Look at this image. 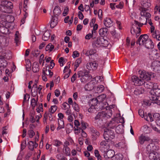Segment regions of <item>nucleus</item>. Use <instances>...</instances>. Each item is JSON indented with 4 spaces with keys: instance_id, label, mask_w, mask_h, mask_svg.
I'll return each mask as SVG.
<instances>
[{
    "instance_id": "obj_1",
    "label": "nucleus",
    "mask_w": 160,
    "mask_h": 160,
    "mask_svg": "<svg viewBox=\"0 0 160 160\" xmlns=\"http://www.w3.org/2000/svg\"><path fill=\"white\" fill-rule=\"evenodd\" d=\"M147 9L141 8L140 14L142 16L140 18V20L142 23H140L138 21H135V23L136 25H138L139 26H142L143 25H146L147 24L148 20H151L150 18L151 17V14L150 13L146 12Z\"/></svg>"
},
{
    "instance_id": "obj_2",
    "label": "nucleus",
    "mask_w": 160,
    "mask_h": 160,
    "mask_svg": "<svg viewBox=\"0 0 160 160\" xmlns=\"http://www.w3.org/2000/svg\"><path fill=\"white\" fill-rule=\"evenodd\" d=\"M13 5L12 3L8 0L2 1L0 4V11L6 13L12 12Z\"/></svg>"
},
{
    "instance_id": "obj_3",
    "label": "nucleus",
    "mask_w": 160,
    "mask_h": 160,
    "mask_svg": "<svg viewBox=\"0 0 160 160\" xmlns=\"http://www.w3.org/2000/svg\"><path fill=\"white\" fill-rule=\"evenodd\" d=\"M108 44V40L102 37L97 38L92 43V46L94 48H99L101 47H107Z\"/></svg>"
},
{
    "instance_id": "obj_4",
    "label": "nucleus",
    "mask_w": 160,
    "mask_h": 160,
    "mask_svg": "<svg viewBox=\"0 0 160 160\" xmlns=\"http://www.w3.org/2000/svg\"><path fill=\"white\" fill-rule=\"evenodd\" d=\"M78 77H81L80 80L82 82L85 83L91 79V75L89 74L88 71L86 70L80 71L78 72Z\"/></svg>"
},
{
    "instance_id": "obj_5",
    "label": "nucleus",
    "mask_w": 160,
    "mask_h": 160,
    "mask_svg": "<svg viewBox=\"0 0 160 160\" xmlns=\"http://www.w3.org/2000/svg\"><path fill=\"white\" fill-rule=\"evenodd\" d=\"M139 72V77L141 80H143V81L150 80L151 78L154 77L153 73L151 72H146L144 71H140Z\"/></svg>"
},
{
    "instance_id": "obj_6",
    "label": "nucleus",
    "mask_w": 160,
    "mask_h": 160,
    "mask_svg": "<svg viewBox=\"0 0 160 160\" xmlns=\"http://www.w3.org/2000/svg\"><path fill=\"white\" fill-rule=\"evenodd\" d=\"M103 137L106 140H111L113 139L115 137L114 132L108 128L104 129Z\"/></svg>"
},
{
    "instance_id": "obj_7",
    "label": "nucleus",
    "mask_w": 160,
    "mask_h": 160,
    "mask_svg": "<svg viewBox=\"0 0 160 160\" xmlns=\"http://www.w3.org/2000/svg\"><path fill=\"white\" fill-rule=\"evenodd\" d=\"M141 26H139L138 25H136L134 23L132 25V27L131 28V32L132 34H136V37H138L140 34L141 29L140 27Z\"/></svg>"
},
{
    "instance_id": "obj_8",
    "label": "nucleus",
    "mask_w": 160,
    "mask_h": 160,
    "mask_svg": "<svg viewBox=\"0 0 160 160\" xmlns=\"http://www.w3.org/2000/svg\"><path fill=\"white\" fill-rule=\"evenodd\" d=\"M148 36L147 34L142 35L139 38L137 43L140 45H144L148 40Z\"/></svg>"
},
{
    "instance_id": "obj_9",
    "label": "nucleus",
    "mask_w": 160,
    "mask_h": 160,
    "mask_svg": "<svg viewBox=\"0 0 160 160\" xmlns=\"http://www.w3.org/2000/svg\"><path fill=\"white\" fill-rule=\"evenodd\" d=\"M132 80L135 85L140 86L143 84L145 83V81L140 79L136 76H133L132 77Z\"/></svg>"
},
{
    "instance_id": "obj_10",
    "label": "nucleus",
    "mask_w": 160,
    "mask_h": 160,
    "mask_svg": "<svg viewBox=\"0 0 160 160\" xmlns=\"http://www.w3.org/2000/svg\"><path fill=\"white\" fill-rule=\"evenodd\" d=\"M151 68L155 72H160V62L158 61L153 62L151 65Z\"/></svg>"
},
{
    "instance_id": "obj_11",
    "label": "nucleus",
    "mask_w": 160,
    "mask_h": 160,
    "mask_svg": "<svg viewBox=\"0 0 160 160\" xmlns=\"http://www.w3.org/2000/svg\"><path fill=\"white\" fill-rule=\"evenodd\" d=\"M159 149V147L155 145L153 143L150 144L147 147V151L148 152V153L150 152H157Z\"/></svg>"
},
{
    "instance_id": "obj_12",
    "label": "nucleus",
    "mask_w": 160,
    "mask_h": 160,
    "mask_svg": "<svg viewBox=\"0 0 160 160\" xmlns=\"http://www.w3.org/2000/svg\"><path fill=\"white\" fill-rule=\"evenodd\" d=\"M98 67V64L95 61L92 62L88 63L87 64V69L90 70H96Z\"/></svg>"
},
{
    "instance_id": "obj_13",
    "label": "nucleus",
    "mask_w": 160,
    "mask_h": 160,
    "mask_svg": "<svg viewBox=\"0 0 160 160\" xmlns=\"http://www.w3.org/2000/svg\"><path fill=\"white\" fill-rule=\"evenodd\" d=\"M70 62H68L67 63V65L64 67V69L63 70V72L65 73L66 72H68V73L65 74L64 76V79L68 78L70 75V73L71 72V70L69 69V68L70 67Z\"/></svg>"
},
{
    "instance_id": "obj_14",
    "label": "nucleus",
    "mask_w": 160,
    "mask_h": 160,
    "mask_svg": "<svg viewBox=\"0 0 160 160\" xmlns=\"http://www.w3.org/2000/svg\"><path fill=\"white\" fill-rule=\"evenodd\" d=\"M114 155V151L112 149L108 150L105 153L103 154V156L105 158H112Z\"/></svg>"
},
{
    "instance_id": "obj_15",
    "label": "nucleus",
    "mask_w": 160,
    "mask_h": 160,
    "mask_svg": "<svg viewBox=\"0 0 160 160\" xmlns=\"http://www.w3.org/2000/svg\"><path fill=\"white\" fill-rule=\"evenodd\" d=\"M160 156V153L157 152H150L149 153V158L151 160H156Z\"/></svg>"
},
{
    "instance_id": "obj_16",
    "label": "nucleus",
    "mask_w": 160,
    "mask_h": 160,
    "mask_svg": "<svg viewBox=\"0 0 160 160\" xmlns=\"http://www.w3.org/2000/svg\"><path fill=\"white\" fill-rule=\"evenodd\" d=\"M150 99L152 100V103H157L158 104L160 105V101L158 100V97L155 94H152L150 93Z\"/></svg>"
},
{
    "instance_id": "obj_17",
    "label": "nucleus",
    "mask_w": 160,
    "mask_h": 160,
    "mask_svg": "<svg viewBox=\"0 0 160 160\" xmlns=\"http://www.w3.org/2000/svg\"><path fill=\"white\" fill-rule=\"evenodd\" d=\"M150 140V138L142 134L139 138V142L142 144L145 141H149Z\"/></svg>"
},
{
    "instance_id": "obj_18",
    "label": "nucleus",
    "mask_w": 160,
    "mask_h": 160,
    "mask_svg": "<svg viewBox=\"0 0 160 160\" xmlns=\"http://www.w3.org/2000/svg\"><path fill=\"white\" fill-rule=\"evenodd\" d=\"M9 42V39L5 37H0V43L3 46H7Z\"/></svg>"
},
{
    "instance_id": "obj_19",
    "label": "nucleus",
    "mask_w": 160,
    "mask_h": 160,
    "mask_svg": "<svg viewBox=\"0 0 160 160\" xmlns=\"http://www.w3.org/2000/svg\"><path fill=\"white\" fill-rule=\"evenodd\" d=\"M58 18L56 16L52 17L51 20V28H53L58 24Z\"/></svg>"
},
{
    "instance_id": "obj_20",
    "label": "nucleus",
    "mask_w": 160,
    "mask_h": 160,
    "mask_svg": "<svg viewBox=\"0 0 160 160\" xmlns=\"http://www.w3.org/2000/svg\"><path fill=\"white\" fill-rule=\"evenodd\" d=\"M6 25L4 26L2 25H0V32L5 34H9L10 32L8 28L6 27Z\"/></svg>"
},
{
    "instance_id": "obj_21",
    "label": "nucleus",
    "mask_w": 160,
    "mask_h": 160,
    "mask_svg": "<svg viewBox=\"0 0 160 160\" xmlns=\"http://www.w3.org/2000/svg\"><path fill=\"white\" fill-rule=\"evenodd\" d=\"M146 48L148 49H151L154 47V44L152 41L150 39H148L144 45Z\"/></svg>"
},
{
    "instance_id": "obj_22",
    "label": "nucleus",
    "mask_w": 160,
    "mask_h": 160,
    "mask_svg": "<svg viewBox=\"0 0 160 160\" xmlns=\"http://www.w3.org/2000/svg\"><path fill=\"white\" fill-rule=\"evenodd\" d=\"M104 24L106 27L109 28L112 25V22L110 18H106L104 21Z\"/></svg>"
},
{
    "instance_id": "obj_23",
    "label": "nucleus",
    "mask_w": 160,
    "mask_h": 160,
    "mask_svg": "<svg viewBox=\"0 0 160 160\" xmlns=\"http://www.w3.org/2000/svg\"><path fill=\"white\" fill-rule=\"evenodd\" d=\"M92 81L85 85L84 88L86 90L90 91L93 88L94 85L95 84Z\"/></svg>"
},
{
    "instance_id": "obj_24",
    "label": "nucleus",
    "mask_w": 160,
    "mask_h": 160,
    "mask_svg": "<svg viewBox=\"0 0 160 160\" xmlns=\"http://www.w3.org/2000/svg\"><path fill=\"white\" fill-rule=\"evenodd\" d=\"M7 16L6 14H1L0 15V24L4 26H5L6 24V18Z\"/></svg>"
},
{
    "instance_id": "obj_25",
    "label": "nucleus",
    "mask_w": 160,
    "mask_h": 160,
    "mask_svg": "<svg viewBox=\"0 0 160 160\" xmlns=\"http://www.w3.org/2000/svg\"><path fill=\"white\" fill-rule=\"evenodd\" d=\"M152 37L158 41H160V32L158 30L155 31V32L151 33Z\"/></svg>"
},
{
    "instance_id": "obj_26",
    "label": "nucleus",
    "mask_w": 160,
    "mask_h": 160,
    "mask_svg": "<svg viewBox=\"0 0 160 160\" xmlns=\"http://www.w3.org/2000/svg\"><path fill=\"white\" fill-rule=\"evenodd\" d=\"M117 123L115 121L113 120L108 123V128L113 129L116 127V126L117 125Z\"/></svg>"
},
{
    "instance_id": "obj_27",
    "label": "nucleus",
    "mask_w": 160,
    "mask_h": 160,
    "mask_svg": "<svg viewBox=\"0 0 160 160\" xmlns=\"http://www.w3.org/2000/svg\"><path fill=\"white\" fill-rule=\"evenodd\" d=\"M39 70V65L37 63L34 62L32 67V71L33 72H38Z\"/></svg>"
},
{
    "instance_id": "obj_28",
    "label": "nucleus",
    "mask_w": 160,
    "mask_h": 160,
    "mask_svg": "<svg viewBox=\"0 0 160 160\" xmlns=\"http://www.w3.org/2000/svg\"><path fill=\"white\" fill-rule=\"evenodd\" d=\"M50 37V32L49 31L47 30L44 33L42 38L43 40L46 41L49 39Z\"/></svg>"
},
{
    "instance_id": "obj_29",
    "label": "nucleus",
    "mask_w": 160,
    "mask_h": 160,
    "mask_svg": "<svg viewBox=\"0 0 160 160\" xmlns=\"http://www.w3.org/2000/svg\"><path fill=\"white\" fill-rule=\"evenodd\" d=\"M108 32V29L106 28H101L99 31V33L100 36H102L106 35Z\"/></svg>"
},
{
    "instance_id": "obj_30",
    "label": "nucleus",
    "mask_w": 160,
    "mask_h": 160,
    "mask_svg": "<svg viewBox=\"0 0 160 160\" xmlns=\"http://www.w3.org/2000/svg\"><path fill=\"white\" fill-rule=\"evenodd\" d=\"M61 11L59 6H56L53 10V13L55 15L58 16L61 13Z\"/></svg>"
},
{
    "instance_id": "obj_31",
    "label": "nucleus",
    "mask_w": 160,
    "mask_h": 160,
    "mask_svg": "<svg viewBox=\"0 0 160 160\" xmlns=\"http://www.w3.org/2000/svg\"><path fill=\"white\" fill-rule=\"evenodd\" d=\"M43 73L44 75H49L50 74V70L49 65H47L46 67L43 69Z\"/></svg>"
},
{
    "instance_id": "obj_32",
    "label": "nucleus",
    "mask_w": 160,
    "mask_h": 160,
    "mask_svg": "<svg viewBox=\"0 0 160 160\" xmlns=\"http://www.w3.org/2000/svg\"><path fill=\"white\" fill-rule=\"evenodd\" d=\"M144 118L148 121L152 122L153 121L152 115L150 113H148V115H146L144 116Z\"/></svg>"
},
{
    "instance_id": "obj_33",
    "label": "nucleus",
    "mask_w": 160,
    "mask_h": 160,
    "mask_svg": "<svg viewBox=\"0 0 160 160\" xmlns=\"http://www.w3.org/2000/svg\"><path fill=\"white\" fill-rule=\"evenodd\" d=\"M20 35L19 32L17 31L15 35V41L17 46H18V43L19 42Z\"/></svg>"
},
{
    "instance_id": "obj_34",
    "label": "nucleus",
    "mask_w": 160,
    "mask_h": 160,
    "mask_svg": "<svg viewBox=\"0 0 160 160\" xmlns=\"http://www.w3.org/2000/svg\"><path fill=\"white\" fill-rule=\"evenodd\" d=\"M142 7L141 8L148 10V8L151 6L150 3L145 1L143 2L142 4Z\"/></svg>"
},
{
    "instance_id": "obj_35",
    "label": "nucleus",
    "mask_w": 160,
    "mask_h": 160,
    "mask_svg": "<svg viewBox=\"0 0 160 160\" xmlns=\"http://www.w3.org/2000/svg\"><path fill=\"white\" fill-rule=\"evenodd\" d=\"M6 19V23L7 22L12 23L14 20V18L13 16L12 15H7V18Z\"/></svg>"
},
{
    "instance_id": "obj_36",
    "label": "nucleus",
    "mask_w": 160,
    "mask_h": 160,
    "mask_svg": "<svg viewBox=\"0 0 160 160\" xmlns=\"http://www.w3.org/2000/svg\"><path fill=\"white\" fill-rule=\"evenodd\" d=\"M150 93L152 94H155L158 97L160 96V89L157 88L151 90Z\"/></svg>"
},
{
    "instance_id": "obj_37",
    "label": "nucleus",
    "mask_w": 160,
    "mask_h": 160,
    "mask_svg": "<svg viewBox=\"0 0 160 160\" xmlns=\"http://www.w3.org/2000/svg\"><path fill=\"white\" fill-rule=\"evenodd\" d=\"M64 121L63 120H58V127L57 130H59L64 128Z\"/></svg>"
},
{
    "instance_id": "obj_38",
    "label": "nucleus",
    "mask_w": 160,
    "mask_h": 160,
    "mask_svg": "<svg viewBox=\"0 0 160 160\" xmlns=\"http://www.w3.org/2000/svg\"><path fill=\"white\" fill-rule=\"evenodd\" d=\"M3 57L4 58L7 59H9L12 57V54L11 52L10 51H7L4 53Z\"/></svg>"
},
{
    "instance_id": "obj_39",
    "label": "nucleus",
    "mask_w": 160,
    "mask_h": 160,
    "mask_svg": "<svg viewBox=\"0 0 160 160\" xmlns=\"http://www.w3.org/2000/svg\"><path fill=\"white\" fill-rule=\"evenodd\" d=\"M122 126L121 125H118L116 128V132L117 133H120L123 132Z\"/></svg>"
},
{
    "instance_id": "obj_40",
    "label": "nucleus",
    "mask_w": 160,
    "mask_h": 160,
    "mask_svg": "<svg viewBox=\"0 0 160 160\" xmlns=\"http://www.w3.org/2000/svg\"><path fill=\"white\" fill-rule=\"evenodd\" d=\"M98 102L97 98H93L90 101V104L91 106L95 107L97 105Z\"/></svg>"
},
{
    "instance_id": "obj_41",
    "label": "nucleus",
    "mask_w": 160,
    "mask_h": 160,
    "mask_svg": "<svg viewBox=\"0 0 160 160\" xmlns=\"http://www.w3.org/2000/svg\"><path fill=\"white\" fill-rule=\"evenodd\" d=\"M106 96L105 94H102L99 96L97 98L98 100V102H100L103 101L104 99L106 98Z\"/></svg>"
},
{
    "instance_id": "obj_42",
    "label": "nucleus",
    "mask_w": 160,
    "mask_h": 160,
    "mask_svg": "<svg viewBox=\"0 0 160 160\" xmlns=\"http://www.w3.org/2000/svg\"><path fill=\"white\" fill-rule=\"evenodd\" d=\"M147 23H148L151 26L150 32L151 34L154 32H155V28L152 25V22L151 19L148 20V21Z\"/></svg>"
},
{
    "instance_id": "obj_43",
    "label": "nucleus",
    "mask_w": 160,
    "mask_h": 160,
    "mask_svg": "<svg viewBox=\"0 0 160 160\" xmlns=\"http://www.w3.org/2000/svg\"><path fill=\"white\" fill-rule=\"evenodd\" d=\"M34 142L32 141H29L28 143L29 149L31 151H32L34 148Z\"/></svg>"
},
{
    "instance_id": "obj_44",
    "label": "nucleus",
    "mask_w": 160,
    "mask_h": 160,
    "mask_svg": "<svg viewBox=\"0 0 160 160\" xmlns=\"http://www.w3.org/2000/svg\"><path fill=\"white\" fill-rule=\"evenodd\" d=\"M99 135L100 133L99 132L97 131H94V132H93L92 134V138L93 140H95Z\"/></svg>"
},
{
    "instance_id": "obj_45",
    "label": "nucleus",
    "mask_w": 160,
    "mask_h": 160,
    "mask_svg": "<svg viewBox=\"0 0 160 160\" xmlns=\"http://www.w3.org/2000/svg\"><path fill=\"white\" fill-rule=\"evenodd\" d=\"M63 152L67 156H69L70 155V149L68 147H64L63 149Z\"/></svg>"
},
{
    "instance_id": "obj_46",
    "label": "nucleus",
    "mask_w": 160,
    "mask_h": 160,
    "mask_svg": "<svg viewBox=\"0 0 160 160\" xmlns=\"http://www.w3.org/2000/svg\"><path fill=\"white\" fill-rule=\"evenodd\" d=\"M28 2V0H25L24 1V9L23 10L24 12H25V14H24V17L23 18H26L28 16V14L27 12L25 11L26 10L25 8L26 7H27V5L26 4Z\"/></svg>"
},
{
    "instance_id": "obj_47",
    "label": "nucleus",
    "mask_w": 160,
    "mask_h": 160,
    "mask_svg": "<svg viewBox=\"0 0 160 160\" xmlns=\"http://www.w3.org/2000/svg\"><path fill=\"white\" fill-rule=\"evenodd\" d=\"M96 51L95 49H91L88 51L86 53V55L88 56H91L95 54Z\"/></svg>"
},
{
    "instance_id": "obj_48",
    "label": "nucleus",
    "mask_w": 160,
    "mask_h": 160,
    "mask_svg": "<svg viewBox=\"0 0 160 160\" xmlns=\"http://www.w3.org/2000/svg\"><path fill=\"white\" fill-rule=\"evenodd\" d=\"M37 102L36 101L35 99L33 98L32 99L31 102V104L33 109L37 105Z\"/></svg>"
},
{
    "instance_id": "obj_49",
    "label": "nucleus",
    "mask_w": 160,
    "mask_h": 160,
    "mask_svg": "<svg viewBox=\"0 0 160 160\" xmlns=\"http://www.w3.org/2000/svg\"><path fill=\"white\" fill-rule=\"evenodd\" d=\"M102 76H97L95 78H93L92 81H94V82H93L94 83V84H96L97 83V82L98 81V80H100V81H102Z\"/></svg>"
},
{
    "instance_id": "obj_50",
    "label": "nucleus",
    "mask_w": 160,
    "mask_h": 160,
    "mask_svg": "<svg viewBox=\"0 0 160 160\" xmlns=\"http://www.w3.org/2000/svg\"><path fill=\"white\" fill-rule=\"evenodd\" d=\"M108 146L100 147V150L103 154L105 153L108 150Z\"/></svg>"
},
{
    "instance_id": "obj_51",
    "label": "nucleus",
    "mask_w": 160,
    "mask_h": 160,
    "mask_svg": "<svg viewBox=\"0 0 160 160\" xmlns=\"http://www.w3.org/2000/svg\"><path fill=\"white\" fill-rule=\"evenodd\" d=\"M81 58H78L76 60L74 63V67H75L76 69L79 66L81 62Z\"/></svg>"
},
{
    "instance_id": "obj_52",
    "label": "nucleus",
    "mask_w": 160,
    "mask_h": 160,
    "mask_svg": "<svg viewBox=\"0 0 160 160\" xmlns=\"http://www.w3.org/2000/svg\"><path fill=\"white\" fill-rule=\"evenodd\" d=\"M108 140H103L100 143V147L108 146Z\"/></svg>"
},
{
    "instance_id": "obj_53",
    "label": "nucleus",
    "mask_w": 160,
    "mask_h": 160,
    "mask_svg": "<svg viewBox=\"0 0 160 160\" xmlns=\"http://www.w3.org/2000/svg\"><path fill=\"white\" fill-rule=\"evenodd\" d=\"M72 106L74 108V110L77 111L78 112L79 110V108L78 105L75 102H74L72 104Z\"/></svg>"
},
{
    "instance_id": "obj_54",
    "label": "nucleus",
    "mask_w": 160,
    "mask_h": 160,
    "mask_svg": "<svg viewBox=\"0 0 160 160\" xmlns=\"http://www.w3.org/2000/svg\"><path fill=\"white\" fill-rule=\"evenodd\" d=\"M118 146L121 148H126V145L124 142H120L118 144Z\"/></svg>"
},
{
    "instance_id": "obj_55",
    "label": "nucleus",
    "mask_w": 160,
    "mask_h": 160,
    "mask_svg": "<svg viewBox=\"0 0 160 160\" xmlns=\"http://www.w3.org/2000/svg\"><path fill=\"white\" fill-rule=\"evenodd\" d=\"M57 158L60 160H67L61 154H59L57 155Z\"/></svg>"
},
{
    "instance_id": "obj_56",
    "label": "nucleus",
    "mask_w": 160,
    "mask_h": 160,
    "mask_svg": "<svg viewBox=\"0 0 160 160\" xmlns=\"http://www.w3.org/2000/svg\"><path fill=\"white\" fill-rule=\"evenodd\" d=\"M115 160H122L123 158V156L121 154H117L115 156Z\"/></svg>"
},
{
    "instance_id": "obj_57",
    "label": "nucleus",
    "mask_w": 160,
    "mask_h": 160,
    "mask_svg": "<svg viewBox=\"0 0 160 160\" xmlns=\"http://www.w3.org/2000/svg\"><path fill=\"white\" fill-rule=\"evenodd\" d=\"M31 95L33 97H35L37 94L38 92V88H34L33 91L31 90Z\"/></svg>"
},
{
    "instance_id": "obj_58",
    "label": "nucleus",
    "mask_w": 160,
    "mask_h": 160,
    "mask_svg": "<svg viewBox=\"0 0 160 160\" xmlns=\"http://www.w3.org/2000/svg\"><path fill=\"white\" fill-rule=\"evenodd\" d=\"M103 115H104L105 117L107 118H110L112 115V111L111 110H110L106 113H105L103 112Z\"/></svg>"
},
{
    "instance_id": "obj_59",
    "label": "nucleus",
    "mask_w": 160,
    "mask_h": 160,
    "mask_svg": "<svg viewBox=\"0 0 160 160\" xmlns=\"http://www.w3.org/2000/svg\"><path fill=\"white\" fill-rule=\"evenodd\" d=\"M103 115V112H99L95 117V119L96 120L99 119L101 118Z\"/></svg>"
},
{
    "instance_id": "obj_60",
    "label": "nucleus",
    "mask_w": 160,
    "mask_h": 160,
    "mask_svg": "<svg viewBox=\"0 0 160 160\" xmlns=\"http://www.w3.org/2000/svg\"><path fill=\"white\" fill-rule=\"evenodd\" d=\"M31 64L30 61H27L26 65V69L28 71H29L31 70Z\"/></svg>"
},
{
    "instance_id": "obj_61",
    "label": "nucleus",
    "mask_w": 160,
    "mask_h": 160,
    "mask_svg": "<svg viewBox=\"0 0 160 160\" xmlns=\"http://www.w3.org/2000/svg\"><path fill=\"white\" fill-rule=\"evenodd\" d=\"M143 130L144 132L146 133H148L150 132L149 128L147 125H145L143 127Z\"/></svg>"
},
{
    "instance_id": "obj_62",
    "label": "nucleus",
    "mask_w": 160,
    "mask_h": 160,
    "mask_svg": "<svg viewBox=\"0 0 160 160\" xmlns=\"http://www.w3.org/2000/svg\"><path fill=\"white\" fill-rule=\"evenodd\" d=\"M93 27V30H92V34H96V30L98 28V25L97 24H95L94 25L92 26Z\"/></svg>"
},
{
    "instance_id": "obj_63",
    "label": "nucleus",
    "mask_w": 160,
    "mask_h": 160,
    "mask_svg": "<svg viewBox=\"0 0 160 160\" xmlns=\"http://www.w3.org/2000/svg\"><path fill=\"white\" fill-rule=\"evenodd\" d=\"M32 54L33 55V56L37 57L39 54L40 52L38 50H35L32 51Z\"/></svg>"
},
{
    "instance_id": "obj_64",
    "label": "nucleus",
    "mask_w": 160,
    "mask_h": 160,
    "mask_svg": "<svg viewBox=\"0 0 160 160\" xmlns=\"http://www.w3.org/2000/svg\"><path fill=\"white\" fill-rule=\"evenodd\" d=\"M28 134L30 138H32L35 135V132L32 130L30 129L28 131Z\"/></svg>"
}]
</instances>
